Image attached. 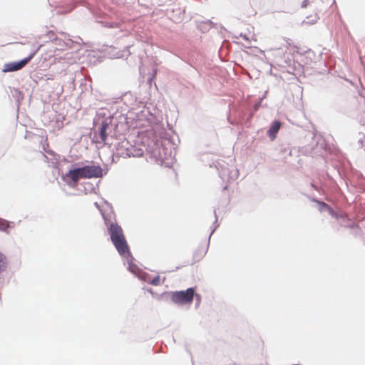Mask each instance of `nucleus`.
Masks as SVG:
<instances>
[{
	"mask_svg": "<svg viewBox=\"0 0 365 365\" xmlns=\"http://www.w3.org/2000/svg\"><path fill=\"white\" fill-rule=\"evenodd\" d=\"M284 46L286 48V51H289L290 53H293L295 52H299V48L288 41H286V45H284Z\"/></svg>",
	"mask_w": 365,
	"mask_h": 365,
	"instance_id": "nucleus-7",
	"label": "nucleus"
},
{
	"mask_svg": "<svg viewBox=\"0 0 365 365\" xmlns=\"http://www.w3.org/2000/svg\"><path fill=\"white\" fill-rule=\"evenodd\" d=\"M281 127V123L278 120H274L270 128L268 130L269 135L274 139L276 137L277 133H278L279 130Z\"/></svg>",
	"mask_w": 365,
	"mask_h": 365,
	"instance_id": "nucleus-5",
	"label": "nucleus"
},
{
	"mask_svg": "<svg viewBox=\"0 0 365 365\" xmlns=\"http://www.w3.org/2000/svg\"><path fill=\"white\" fill-rule=\"evenodd\" d=\"M193 297L194 290L192 288H189L186 291L173 292L171 299L175 303L185 304L191 303L193 300Z\"/></svg>",
	"mask_w": 365,
	"mask_h": 365,
	"instance_id": "nucleus-3",
	"label": "nucleus"
},
{
	"mask_svg": "<svg viewBox=\"0 0 365 365\" xmlns=\"http://www.w3.org/2000/svg\"><path fill=\"white\" fill-rule=\"evenodd\" d=\"M95 205L96 206V207H98L99 209V205H98V202H95Z\"/></svg>",
	"mask_w": 365,
	"mask_h": 365,
	"instance_id": "nucleus-15",
	"label": "nucleus"
},
{
	"mask_svg": "<svg viewBox=\"0 0 365 365\" xmlns=\"http://www.w3.org/2000/svg\"><path fill=\"white\" fill-rule=\"evenodd\" d=\"M110 239L120 255L129 252L128 246L123 232V230L116 223H110L108 227Z\"/></svg>",
	"mask_w": 365,
	"mask_h": 365,
	"instance_id": "nucleus-2",
	"label": "nucleus"
},
{
	"mask_svg": "<svg viewBox=\"0 0 365 365\" xmlns=\"http://www.w3.org/2000/svg\"><path fill=\"white\" fill-rule=\"evenodd\" d=\"M100 138L101 140L106 143L107 139V133H106V126H102L99 133Z\"/></svg>",
	"mask_w": 365,
	"mask_h": 365,
	"instance_id": "nucleus-9",
	"label": "nucleus"
},
{
	"mask_svg": "<svg viewBox=\"0 0 365 365\" xmlns=\"http://www.w3.org/2000/svg\"><path fill=\"white\" fill-rule=\"evenodd\" d=\"M66 176L77 184L78 180L82 178H98L103 176V169L100 165H86L70 170Z\"/></svg>",
	"mask_w": 365,
	"mask_h": 365,
	"instance_id": "nucleus-1",
	"label": "nucleus"
},
{
	"mask_svg": "<svg viewBox=\"0 0 365 365\" xmlns=\"http://www.w3.org/2000/svg\"><path fill=\"white\" fill-rule=\"evenodd\" d=\"M102 216L105 220L106 224L108 225L110 219L107 216H106V215L103 212H102Z\"/></svg>",
	"mask_w": 365,
	"mask_h": 365,
	"instance_id": "nucleus-13",
	"label": "nucleus"
},
{
	"mask_svg": "<svg viewBox=\"0 0 365 365\" xmlns=\"http://www.w3.org/2000/svg\"><path fill=\"white\" fill-rule=\"evenodd\" d=\"M8 228H9V222L0 218V230L6 232Z\"/></svg>",
	"mask_w": 365,
	"mask_h": 365,
	"instance_id": "nucleus-8",
	"label": "nucleus"
},
{
	"mask_svg": "<svg viewBox=\"0 0 365 365\" xmlns=\"http://www.w3.org/2000/svg\"><path fill=\"white\" fill-rule=\"evenodd\" d=\"M8 267V261L6 256L0 252V273L6 271Z\"/></svg>",
	"mask_w": 365,
	"mask_h": 365,
	"instance_id": "nucleus-6",
	"label": "nucleus"
},
{
	"mask_svg": "<svg viewBox=\"0 0 365 365\" xmlns=\"http://www.w3.org/2000/svg\"><path fill=\"white\" fill-rule=\"evenodd\" d=\"M322 205L323 207L329 208V205L327 204L324 203V202H322Z\"/></svg>",
	"mask_w": 365,
	"mask_h": 365,
	"instance_id": "nucleus-14",
	"label": "nucleus"
},
{
	"mask_svg": "<svg viewBox=\"0 0 365 365\" xmlns=\"http://www.w3.org/2000/svg\"><path fill=\"white\" fill-rule=\"evenodd\" d=\"M150 284L154 286H158L160 284V277L159 275L155 277L151 281L149 282Z\"/></svg>",
	"mask_w": 365,
	"mask_h": 365,
	"instance_id": "nucleus-10",
	"label": "nucleus"
},
{
	"mask_svg": "<svg viewBox=\"0 0 365 365\" xmlns=\"http://www.w3.org/2000/svg\"><path fill=\"white\" fill-rule=\"evenodd\" d=\"M309 3V0H304L302 3V8H307Z\"/></svg>",
	"mask_w": 365,
	"mask_h": 365,
	"instance_id": "nucleus-12",
	"label": "nucleus"
},
{
	"mask_svg": "<svg viewBox=\"0 0 365 365\" xmlns=\"http://www.w3.org/2000/svg\"><path fill=\"white\" fill-rule=\"evenodd\" d=\"M129 270L133 273H136L138 270V267L135 264H130Z\"/></svg>",
	"mask_w": 365,
	"mask_h": 365,
	"instance_id": "nucleus-11",
	"label": "nucleus"
},
{
	"mask_svg": "<svg viewBox=\"0 0 365 365\" xmlns=\"http://www.w3.org/2000/svg\"><path fill=\"white\" fill-rule=\"evenodd\" d=\"M37 51H34L31 53L29 57L18 61V62H11L8 63L4 65V68L3 69L4 72H12L24 68L34 56Z\"/></svg>",
	"mask_w": 365,
	"mask_h": 365,
	"instance_id": "nucleus-4",
	"label": "nucleus"
}]
</instances>
